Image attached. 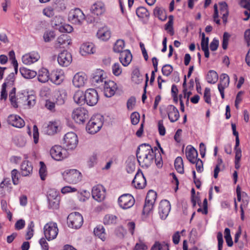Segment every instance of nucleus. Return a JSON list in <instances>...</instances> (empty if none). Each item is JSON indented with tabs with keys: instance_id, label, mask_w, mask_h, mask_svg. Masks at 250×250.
<instances>
[{
	"instance_id": "nucleus-24",
	"label": "nucleus",
	"mask_w": 250,
	"mask_h": 250,
	"mask_svg": "<svg viewBox=\"0 0 250 250\" xmlns=\"http://www.w3.org/2000/svg\"><path fill=\"white\" fill-rule=\"evenodd\" d=\"M90 11L97 16L102 15L105 11L104 4L102 1H97L91 6Z\"/></svg>"
},
{
	"instance_id": "nucleus-33",
	"label": "nucleus",
	"mask_w": 250,
	"mask_h": 250,
	"mask_svg": "<svg viewBox=\"0 0 250 250\" xmlns=\"http://www.w3.org/2000/svg\"><path fill=\"white\" fill-rule=\"evenodd\" d=\"M97 35L101 40L106 41L110 37V32L106 28H103L98 31Z\"/></svg>"
},
{
	"instance_id": "nucleus-10",
	"label": "nucleus",
	"mask_w": 250,
	"mask_h": 250,
	"mask_svg": "<svg viewBox=\"0 0 250 250\" xmlns=\"http://www.w3.org/2000/svg\"><path fill=\"white\" fill-rule=\"evenodd\" d=\"M72 117L77 123L83 124L88 119V112L83 108H78L73 111Z\"/></svg>"
},
{
	"instance_id": "nucleus-45",
	"label": "nucleus",
	"mask_w": 250,
	"mask_h": 250,
	"mask_svg": "<svg viewBox=\"0 0 250 250\" xmlns=\"http://www.w3.org/2000/svg\"><path fill=\"white\" fill-rule=\"evenodd\" d=\"M43 38L45 42H50L55 39V32L53 31H46L44 32Z\"/></svg>"
},
{
	"instance_id": "nucleus-8",
	"label": "nucleus",
	"mask_w": 250,
	"mask_h": 250,
	"mask_svg": "<svg viewBox=\"0 0 250 250\" xmlns=\"http://www.w3.org/2000/svg\"><path fill=\"white\" fill-rule=\"evenodd\" d=\"M103 125L100 116L92 118L86 125V129L90 134H95L99 131Z\"/></svg>"
},
{
	"instance_id": "nucleus-1",
	"label": "nucleus",
	"mask_w": 250,
	"mask_h": 250,
	"mask_svg": "<svg viewBox=\"0 0 250 250\" xmlns=\"http://www.w3.org/2000/svg\"><path fill=\"white\" fill-rule=\"evenodd\" d=\"M136 156L140 166L143 168H148L153 162L154 153L150 145L144 144L138 147Z\"/></svg>"
},
{
	"instance_id": "nucleus-26",
	"label": "nucleus",
	"mask_w": 250,
	"mask_h": 250,
	"mask_svg": "<svg viewBox=\"0 0 250 250\" xmlns=\"http://www.w3.org/2000/svg\"><path fill=\"white\" fill-rule=\"evenodd\" d=\"M86 81L85 74L82 73H77L73 77L72 83L76 87L83 86Z\"/></svg>"
},
{
	"instance_id": "nucleus-39",
	"label": "nucleus",
	"mask_w": 250,
	"mask_h": 250,
	"mask_svg": "<svg viewBox=\"0 0 250 250\" xmlns=\"http://www.w3.org/2000/svg\"><path fill=\"white\" fill-rule=\"evenodd\" d=\"M58 129V125L56 122H50L48 124L46 132L48 135H53L57 133Z\"/></svg>"
},
{
	"instance_id": "nucleus-58",
	"label": "nucleus",
	"mask_w": 250,
	"mask_h": 250,
	"mask_svg": "<svg viewBox=\"0 0 250 250\" xmlns=\"http://www.w3.org/2000/svg\"><path fill=\"white\" fill-rule=\"evenodd\" d=\"M155 162L156 166L158 168H161L163 166V161L161 154L159 153L158 154H154Z\"/></svg>"
},
{
	"instance_id": "nucleus-51",
	"label": "nucleus",
	"mask_w": 250,
	"mask_h": 250,
	"mask_svg": "<svg viewBox=\"0 0 250 250\" xmlns=\"http://www.w3.org/2000/svg\"><path fill=\"white\" fill-rule=\"evenodd\" d=\"M66 98V93L65 91L62 90L61 92H60L58 95V97L56 99L57 103L60 104H64Z\"/></svg>"
},
{
	"instance_id": "nucleus-44",
	"label": "nucleus",
	"mask_w": 250,
	"mask_h": 250,
	"mask_svg": "<svg viewBox=\"0 0 250 250\" xmlns=\"http://www.w3.org/2000/svg\"><path fill=\"white\" fill-rule=\"evenodd\" d=\"M112 72L114 75L119 76L122 73V68L118 62L114 63L112 66Z\"/></svg>"
},
{
	"instance_id": "nucleus-2",
	"label": "nucleus",
	"mask_w": 250,
	"mask_h": 250,
	"mask_svg": "<svg viewBox=\"0 0 250 250\" xmlns=\"http://www.w3.org/2000/svg\"><path fill=\"white\" fill-rule=\"evenodd\" d=\"M68 18L72 24L81 25L85 21V16L80 9L75 8L69 12Z\"/></svg>"
},
{
	"instance_id": "nucleus-5",
	"label": "nucleus",
	"mask_w": 250,
	"mask_h": 250,
	"mask_svg": "<svg viewBox=\"0 0 250 250\" xmlns=\"http://www.w3.org/2000/svg\"><path fill=\"white\" fill-rule=\"evenodd\" d=\"M50 155L53 159L56 161H61L68 156L66 149L59 145L52 146L50 150Z\"/></svg>"
},
{
	"instance_id": "nucleus-34",
	"label": "nucleus",
	"mask_w": 250,
	"mask_h": 250,
	"mask_svg": "<svg viewBox=\"0 0 250 250\" xmlns=\"http://www.w3.org/2000/svg\"><path fill=\"white\" fill-rule=\"evenodd\" d=\"M153 14L155 17H157L161 21H164L167 19L165 10L161 7H155L153 11Z\"/></svg>"
},
{
	"instance_id": "nucleus-25",
	"label": "nucleus",
	"mask_w": 250,
	"mask_h": 250,
	"mask_svg": "<svg viewBox=\"0 0 250 250\" xmlns=\"http://www.w3.org/2000/svg\"><path fill=\"white\" fill-rule=\"evenodd\" d=\"M132 56L129 50L126 49L122 52L120 55L119 60L124 66H128L131 62Z\"/></svg>"
},
{
	"instance_id": "nucleus-60",
	"label": "nucleus",
	"mask_w": 250,
	"mask_h": 250,
	"mask_svg": "<svg viewBox=\"0 0 250 250\" xmlns=\"http://www.w3.org/2000/svg\"><path fill=\"white\" fill-rule=\"evenodd\" d=\"M42 13L46 17L51 18L54 15V9L51 7H47L43 10Z\"/></svg>"
},
{
	"instance_id": "nucleus-18",
	"label": "nucleus",
	"mask_w": 250,
	"mask_h": 250,
	"mask_svg": "<svg viewBox=\"0 0 250 250\" xmlns=\"http://www.w3.org/2000/svg\"><path fill=\"white\" fill-rule=\"evenodd\" d=\"M229 76L225 73L222 74L220 77V82L218 84V88L222 99L225 97L224 89L229 86Z\"/></svg>"
},
{
	"instance_id": "nucleus-53",
	"label": "nucleus",
	"mask_w": 250,
	"mask_h": 250,
	"mask_svg": "<svg viewBox=\"0 0 250 250\" xmlns=\"http://www.w3.org/2000/svg\"><path fill=\"white\" fill-rule=\"evenodd\" d=\"M20 174L19 171L14 169L11 171V177L12 179L13 183L14 185H17L19 183V177Z\"/></svg>"
},
{
	"instance_id": "nucleus-28",
	"label": "nucleus",
	"mask_w": 250,
	"mask_h": 250,
	"mask_svg": "<svg viewBox=\"0 0 250 250\" xmlns=\"http://www.w3.org/2000/svg\"><path fill=\"white\" fill-rule=\"evenodd\" d=\"M95 51L94 45L91 42L83 43L80 48V53L83 56L93 54Z\"/></svg>"
},
{
	"instance_id": "nucleus-50",
	"label": "nucleus",
	"mask_w": 250,
	"mask_h": 250,
	"mask_svg": "<svg viewBox=\"0 0 250 250\" xmlns=\"http://www.w3.org/2000/svg\"><path fill=\"white\" fill-rule=\"evenodd\" d=\"M27 105L29 108L33 107L36 104V97L34 95H27L26 97Z\"/></svg>"
},
{
	"instance_id": "nucleus-16",
	"label": "nucleus",
	"mask_w": 250,
	"mask_h": 250,
	"mask_svg": "<svg viewBox=\"0 0 250 250\" xmlns=\"http://www.w3.org/2000/svg\"><path fill=\"white\" fill-rule=\"evenodd\" d=\"M72 61V55L67 51H63L59 54L58 62L62 66H68Z\"/></svg>"
},
{
	"instance_id": "nucleus-22",
	"label": "nucleus",
	"mask_w": 250,
	"mask_h": 250,
	"mask_svg": "<svg viewBox=\"0 0 250 250\" xmlns=\"http://www.w3.org/2000/svg\"><path fill=\"white\" fill-rule=\"evenodd\" d=\"M7 122L9 124L18 128H21L25 125L24 121L17 115H9L7 119Z\"/></svg>"
},
{
	"instance_id": "nucleus-40",
	"label": "nucleus",
	"mask_w": 250,
	"mask_h": 250,
	"mask_svg": "<svg viewBox=\"0 0 250 250\" xmlns=\"http://www.w3.org/2000/svg\"><path fill=\"white\" fill-rule=\"evenodd\" d=\"M174 166L176 170L180 173H184V165L183 159L181 157L176 158L174 162Z\"/></svg>"
},
{
	"instance_id": "nucleus-29",
	"label": "nucleus",
	"mask_w": 250,
	"mask_h": 250,
	"mask_svg": "<svg viewBox=\"0 0 250 250\" xmlns=\"http://www.w3.org/2000/svg\"><path fill=\"white\" fill-rule=\"evenodd\" d=\"M186 157L188 160L191 163L194 164L196 162L198 153L197 150L193 147L187 148L186 151Z\"/></svg>"
},
{
	"instance_id": "nucleus-31",
	"label": "nucleus",
	"mask_w": 250,
	"mask_h": 250,
	"mask_svg": "<svg viewBox=\"0 0 250 250\" xmlns=\"http://www.w3.org/2000/svg\"><path fill=\"white\" fill-rule=\"evenodd\" d=\"M74 102L78 104L83 105L86 103V99L85 98V93L81 90H77L74 94L73 96Z\"/></svg>"
},
{
	"instance_id": "nucleus-56",
	"label": "nucleus",
	"mask_w": 250,
	"mask_h": 250,
	"mask_svg": "<svg viewBox=\"0 0 250 250\" xmlns=\"http://www.w3.org/2000/svg\"><path fill=\"white\" fill-rule=\"evenodd\" d=\"M27 94H24L23 93H19L17 95V105H18L19 104H25V102H26V97L27 96Z\"/></svg>"
},
{
	"instance_id": "nucleus-52",
	"label": "nucleus",
	"mask_w": 250,
	"mask_h": 250,
	"mask_svg": "<svg viewBox=\"0 0 250 250\" xmlns=\"http://www.w3.org/2000/svg\"><path fill=\"white\" fill-rule=\"evenodd\" d=\"M9 55L10 59L12 60V63L14 67L15 72L16 73L18 72V63L15 57V53L13 51L9 52Z\"/></svg>"
},
{
	"instance_id": "nucleus-37",
	"label": "nucleus",
	"mask_w": 250,
	"mask_h": 250,
	"mask_svg": "<svg viewBox=\"0 0 250 250\" xmlns=\"http://www.w3.org/2000/svg\"><path fill=\"white\" fill-rule=\"evenodd\" d=\"M136 13L137 16L140 18H147L149 16L148 11L144 7H139L137 8Z\"/></svg>"
},
{
	"instance_id": "nucleus-30",
	"label": "nucleus",
	"mask_w": 250,
	"mask_h": 250,
	"mask_svg": "<svg viewBox=\"0 0 250 250\" xmlns=\"http://www.w3.org/2000/svg\"><path fill=\"white\" fill-rule=\"evenodd\" d=\"M49 79V71L47 69L42 68L39 71L38 79L40 82L45 83L48 82Z\"/></svg>"
},
{
	"instance_id": "nucleus-47",
	"label": "nucleus",
	"mask_w": 250,
	"mask_h": 250,
	"mask_svg": "<svg viewBox=\"0 0 250 250\" xmlns=\"http://www.w3.org/2000/svg\"><path fill=\"white\" fill-rule=\"evenodd\" d=\"M225 238L226 243L229 247H231L233 245V242L230 233V229L229 228H226L224 231Z\"/></svg>"
},
{
	"instance_id": "nucleus-55",
	"label": "nucleus",
	"mask_w": 250,
	"mask_h": 250,
	"mask_svg": "<svg viewBox=\"0 0 250 250\" xmlns=\"http://www.w3.org/2000/svg\"><path fill=\"white\" fill-rule=\"evenodd\" d=\"M230 35L228 32H225L223 34L222 47L224 49H226L228 47V42Z\"/></svg>"
},
{
	"instance_id": "nucleus-42",
	"label": "nucleus",
	"mask_w": 250,
	"mask_h": 250,
	"mask_svg": "<svg viewBox=\"0 0 250 250\" xmlns=\"http://www.w3.org/2000/svg\"><path fill=\"white\" fill-rule=\"evenodd\" d=\"M9 100L12 106L15 107H18L17 105V96H16V88L13 87L9 93Z\"/></svg>"
},
{
	"instance_id": "nucleus-64",
	"label": "nucleus",
	"mask_w": 250,
	"mask_h": 250,
	"mask_svg": "<svg viewBox=\"0 0 250 250\" xmlns=\"http://www.w3.org/2000/svg\"><path fill=\"white\" fill-rule=\"evenodd\" d=\"M217 237L218 240V250H222L224 242L222 233L221 232H218Z\"/></svg>"
},
{
	"instance_id": "nucleus-7",
	"label": "nucleus",
	"mask_w": 250,
	"mask_h": 250,
	"mask_svg": "<svg viewBox=\"0 0 250 250\" xmlns=\"http://www.w3.org/2000/svg\"><path fill=\"white\" fill-rule=\"evenodd\" d=\"M44 234L46 239L50 241L54 239L58 233L57 224L50 222L46 224L44 227Z\"/></svg>"
},
{
	"instance_id": "nucleus-48",
	"label": "nucleus",
	"mask_w": 250,
	"mask_h": 250,
	"mask_svg": "<svg viewBox=\"0 0 250 250\" xmlns=\"http://www.w3.org/2000/svg\"><path fill=\"white\" fill-rule=\"evenodd\" d=\"M132 79L133 81L138 83H140L143 80L139 70L135 69L133 71Z\"/></svg>"
},
{
	"instance_id": "nucleus-57",
	"label": "nucleus",
	"mask_w": 250,
	"mask_h": 250,
	"mask_svg": "<svg viewBox=\"0 0 250 250\" xmlns=\"http://www.w3.org/2000/svg\"><path fill=\"white\" fill-rule=\"evenodd\" d=\"M204 99L206 103L208 104H211L210 90L209 88L206 87L205 89L204 93Z\"/></svg>"
},
{
	"instance_id": "nucleus-20",
	"label": "nucleus",
	"mask_w": 250,
	"mask_h": 250,
	"mask_svg": "<svg viewBox=\"0 0 250 250\" xmlns=\"http://www.w3.org/2000/svg\"><path fill=\"white\" fill-rule=\"evenodd\" d=\"M71 43L70 37L67 34H62L59 36L54 42L56 48H65Z\"/></svg>"
},
{
	"instance_id": "nucleus-49",
	"label": "nucleus",
	"mask_w": 250,
	"mask_h": 250,
	"mask_svg": "<svg viewBox=\"0 0 250 250\" xmlns=\"http://www.w3.org/2000/svg\"><path fill=\"white\" fill-rule=\"evenodd\" d=\"M173 71V67L170 64L164 65L162 69V72L164 75L169 76Z\"/></svg>"
},
{
	"instance_id": "nucleus-15",
	"label": "nucleus",
	"mask_w": 250,
	"mask_h": 250,
	"mask_svg": "<svg viewBox=\"0 0 250 250\" xmlns=\"http://www.w3.org/2000/svg\"><path fill=\"white\" fill-rule=\"evenodd\" d=\"M102 87L104 88V95L109 98L113 96L117 89L116 83L112 81H105Z\"/></svg>"
},
{
	"instance_id": "nucleus-9",
	"label": "nucleus",
	"mask_w": 250,
	"mask_h": 250,
	"mask_svg": "<svg viewBox=\"0 0 250 250\" xmlns=\"http://www.w3.org/2000/svg\"><path fill=\"white\" fill-rule=\"evenodd\" d=\"M156 198L157 194L155 191L150 190L148 192L143 209L144 213H148L152 209Z\"/></svg>"
},
{
	"instance_id": "nucleus-54",
	"label": "nucleus",
	"mask_w": 250,
	"mask_h": 250,
	"mask_svg": "<svg viewBox=\"0 0 250 250\" xmlns=\"http://www.w3.org/2000/svg\"><path fill=\"white\" fill-rule=\"evenodd\" d=\"M130 119L132 124L137 125L140 121V114L137 112H133L130 115Z\"/></svg>"
},
{
	"instance_id": "nucleus-17",
	"label": "nucleus",
	"mask_w": 250,
	"mask_h": 250,
	"mask_svg": "<svg viewBox=\"0 0 250 250\" xmlns=\"http://www.w3.org/2000/svg\"><path fill=\"white\" fill-rule=\"evenodd\" d=\"M132 184L133 186L139 189H143L146 184V181L142 171L139 170L136 174Z\"/></svg>"
},
{
	"instance_id": "nucleus-27",
	"label": "nucleus",
	"mask_w": 250,
	"mask_h": 250,
	"mask_svg": "<svg viewBox=\"0 0 250 250\" xmlns=\"http://www.w3.org/2000/svg\"><path fill=\"white\" fill-rule=\"evenodd\" d=\"M33 171V166L31 162L24 161L21 166V172L23 176H28L31 175Z\"/></svg>"
},
{
	"instance_id": "nucleus-21",
	"label": "nucleus",
	"mask_w": 250,
	"mask_h": 250,
	"mask_svg": "<svg viewBox=\"0 0 250 250\" xmlns=\"http://www.w3.org/2000/svg\"><path fill=\"white\" fill-rule=\"evenodd\" d=\"M40 58V55L37 52H32L23 55L22 61L23 63L29 65L37 62Z\"/></svg>"
},
{
	"instance_id": "nucleus-23",
	"label": "nucleus",
	"mask_w": 250,
	"mask_h": 250,
	"mask_svg": "<svg viewBox=\"0 0 250 250\" xmlns=\"http://www.w3.org/2000/svg\"><path fill=\"white\" fill-rule=\"evenodd\" d=\"M167 112L170 121L174 123L177 121L180 117L177 108L173 105H168L167 107Z\"/></svg>"
},
{
	"instance_id": "nucleus-4",
	"label": "nucleus",
	"mask_w": 250,
	"mask_h": 250,
	"mask_svg": "<svg viewBox=\"0 0 250 250\" xmlns=\"http://www.w3.org/2000/svg\"><path fill=\"white\" fill-rule=\"evenodd\" d=\"M78 143V137L74 132H68L64 135L63 139V144L67 149L73 150L75 149Z\"/></svg>"
},
{
	"instance_id": "nucleus-63",
	"label": "nucleus",
	"mask_w": 250,
	"mask_h": 250,
	"mask_svg": "<svg viewBox=\"0 0 250 250\" xmlns=\"http://www.w3.org/2000/svg\"><path fill=\"white\" fill-rule=\"evenodd\" d=\"M77 189L75 188H72L70 186H65L61 189V192L63 194H66L70 192H76Z\"/></svg>"
},
{
	"instance_id": "nucleus-35",
	"label": "nucleus",
	"mask_w": 250,
	"mask_h": 250,
	"mask_svg": "<svg viewBox=\"0 0 250 250\" xmlns=\"http://www.w3.org/2000/svg\"><path fill=\"white\" fill-rule=\"evenodd\" d=\"M95 235L98 236L103 241H104L106 238V233L103 226H98L94 230Z\"/></svg>"
},
{
	"instance_id": "nucleus-43",
	"label": "nucleus",
	"mask_w": 250,
	"mask_h": 250,
	"mask_svg": "<svg viewBox=\"0 0 250 250\" xmlns=\"http://www.w3.org/2000/svg\"><path fill=\"white\" fill-rule=\"evenodd\" d=\"M117 219V218L115 215L111 214L106 215L104 217V223L105 225L116 224Z\"/></svg>"
},
{
	"instance_id": "nucleus-61",
	"label": "nucleus",
	"mask_w": 250,
	"mask_h": 250,
	"mask_svg": "<svg viewBox=\"0 0 250 250\" xmlns=\"http://www.w3.org/2000/svg\"><path fill=\"white\" fill-rule=\"evenodd\" d=\"M6 83H3L2 85L1 92H0V100H4L5 101L7 98V93L6 92Z\"/></svg>"
},
{
	"instance_id": "nucleus-12",
	"label": "nucleus",
	"mask_w": 250,
	"mask_h": 250,
	"mask_svg": "<svg viewBox=\"0 0 250 250\" xmlns=\"http://www.w3.org/2000/svg\"><path fill=\"white\" fill-rule=\"evenodd\" d=\"M91 81L92 83L95 86L102 87L104 85V82L106 81L104 71L101 69H97L93 74Z\"/></svg>"
},
{
	"instance_id": "nucleus-41",
	"label": "nucleus",
	"mask_w": 250,
	"mask_h": 250,
	"mask_svg": "<svg viewBox=\"0 0 250 250\" xmlns=\"http://www.w3.org/2000/svg\"><path fill=\"white\" fill-rule=\"evenodd\" d=\"M125 47V42L124 40H118L114 44L113 50L115 52L121 53L123 52V49Z\"/></svg>"
},
{
	"instance_id": "nucleus-36",
	"label": "nucleus",
	"mask_w": 250,
	"mask_h": 250,
	"mask_svg": "<svg viewBox=\"0 0 250 250\" xmlns=\"http://www.w3.org/2000/svg\"><path fill=\"white\" fill-rule=\"evenodd\" d=\"M218 79V75L214 70H209L207 75V82L209 83H215Z\"/></svg>"
},
{
	"instance_id": "nucleus-11",
	"label": "nucleus",
	"mask_w": 250,
	"mask_h": 250,
	"mask_svg": "<svg viewBox=\"0 0 250 250\" xmlns=\"http://www.w3.org/2000/svg\"><path fill=\"white\" fill-rule=\"evenodd\" d=\"M120 207L123 209H128L132 207L135 203L133 197L130 194H125L118 199Z\"/></svg>"
},
{
	"instance_id": "nucleus-3",
	"label": "nucleus",
	"mask_w": 250,
	"mask_h": 250,
	"mask_svg": "<svg viewBox=\"0 0 250 250\" xmlns=\"http://www.w3.org/2000/svg\"><path fill=\"white\" fill-rule=\"evenodd\" d=\"M63 180L69 183L75 184L79 182L82 179V174L76 169H70L62 173Z\"/></svg>"
},
{
	"instance_id": "nucleus-13",
	"label": "nucleus",
	"mask_w": 250,
	"mask_h": 250,
	"mask_svg": "<svg viewBox=\"0 0 250 250\" xmlns=\"http://www.w3.org/2000/svg\"><path fill=\"white\" fill-rule=\"evenodd\" d=\"M85 98L87 104L93 106L97 103L99 100V96L95 89L89 88L87 89L85 92Z\"/></svg>"
},
{
	"instance_id": "nucleus-59",
	"label": "nucleus",
	"mask_w": 250,
	"mask_h": 250,
	"mask_svg": "<svg viewBox=\"0 0 250 250\" xmlns=\"http://www.w3.org/2000/svg\"><path fill=\"white\" fill-rule=\"evenodd\" d=\"M136 104V99L134 97H131L127 102V108L129 110H132Z\"/></svg>"
},
{
	"instance_id": "nucleus-19",
	"label": "nucleus",
	"mask_w": 250,
	"mask_h": 250,
	"mask_svg": "<svg viewBox=\"0 0 250 250\" xmlns=\"http://www.w3.org/2000/svg\"><path fill=\"white\" fill-rule=\"evenodd\" d=\"M170 204L167 200L161 201L159 207V213L162 219H165L168 216L170 210Z\"/></svg>"
},
{
	"instance_id": "nucleus-14",
	"label": "nucleus",
	"mask_w": 250,
	"mask_h": 250,
	"mask_svg": "<svg viewBox=\"0 0 250 250\" xmlns=\"http://www.w3.org/2000/svg\"><path fill=\"white\" fill-rule=\"evenodd\" d=\"M105 189L104 187L101 185H98L93 187L92 196L93 199L98 202H101L105 198Z\"/></svg>"
},
{
	"instance_id": "nucleus-46",
	"label": "nucleus",
	"mask_w": 250,
	"mask_h": 250,
	"mask_svg": "<svg viewBox=\"0 0 250 250\" xmlns=\"http://www.w3.org/2000/svg\"><path fill=\"white\" fill-rule=\"evenodd\" d=\"M40 168L39 169V174L42 180H44L47 174L46 167L43 162H40Z\"/></svg>"
},
{
	"instance_id": "nucleus-62",
	"label": "nucleus",
	"mask_w": 250,
	"mask_h": 250,
	"mask_svg": "<svg viewBox=\"0 0 250 250\" xmlns=\"http://www.w3.org/2000/svg\"><path fill=\"white\" fill-rule=\"evenodd\" d=\"M97 160V155L96 154H93L91 156L88 161H87V165L89 167H92L96 163Z\"/></svg>"
},
{
	"instance_id": "nucleus-32",
	"label": "nucleus",
	"mask_w": 250,
	"mask_h": 250,
	"mask_svg": "<svg viewBox=\"0 0 250 250\" xmlns=\"http://www.w3.org/2000/svg\"><path fill=\"white\" fill-rule=\"evenodd\" d=\"M20 71L22 77L26 79H32L37 75V72L25 67L21 68Z\"/></svg>"
},
{
	"instance_id": "nucleus-6",
	"label": "nucleus",
	"mask_w": 250,
	"mask_h": 250,
	"mask_svg": "<svg viewBox=\"0 0 250 250\" xmlns=\"http://www.w3.org/2000/svg\"><path fill=\"white\" fill-rule=\"evenodd\" d=\"M83 223V216L79 212H72L67 217V224L69 227L77 229L82 226Z\"/></svg>"
},
{
	"instance_id": "nucleus-38",
	"label": "nucleus",
	"mask_w": 250,
	"mask_h": 250,
	"mask_svg": "<svg viewBox=\"0 0 250 250\" xmlns=\"http://www.w3.org/2000/svg\"><path fill=\"white\" fill-rule=\"evenodd\" d=\"M50 81L56 84H60L63 81V77L57 72L53 73L49 79Z\"/></svg>"
}]
</instances>
